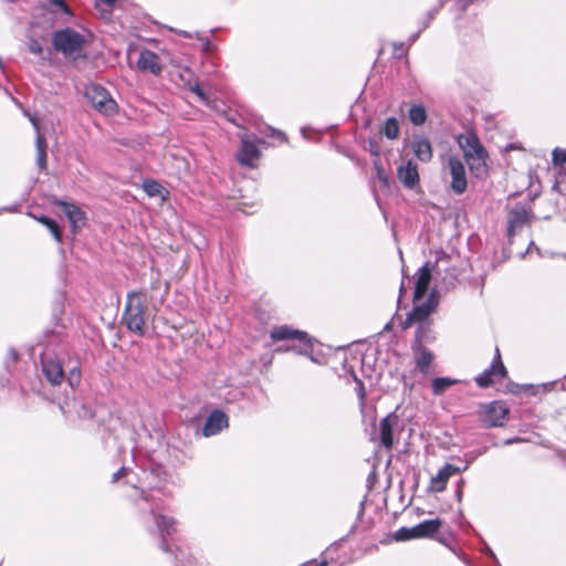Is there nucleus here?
I'll return each instance as SVG.
<instances>
[{
  "label": "nucleus",
  "mask_w": 566,
  "mask_h": 566,
  "mask_svg": "<svg viewBox=\"0 0 566 566\" xmlns=\"http://www.w3.org/2000/svg\"><path fill=\"white\" fill-rule=\"evenodd\" d=\"M188 86H189L190 91L193 92L202 103L209 104V97L202 91L199 83L192 81L191 84Z\"/></svg>",
  "instance_id": "473e14b6"
},
{
  "label": "nucleus",
  "mask_w": 566,
  "mask_h": 566,
  "mask_svg": "<svg viewBox=\"0 0 566 566\" xmlns=\"http://www.w3.org/2000/svg\"><path fill=\"white\" fill-rule=\"evenodd\" d=\"M35 219L50 230L53 238L57 242H62V233H61L60 227L53 219H51L46 216L35 217Z\"/></svg>",
  "instance_id": "c756f323"
},
{
  "label": "nucleus",
  "mask_w": 566,
  "mask_h": 566,
  "mask_svg": "<svg viewBox=\"0 0 566 566\" xmlns=\"http://www.w3.org/2000/svg\"><path fill=\"white\" fill-rule=\"evenodd\" d=\"M261 156V151L253 140H250L248 136L241 137V147L238 153V161L248 167H254V161Z\"/></svg>",
  "instance_id": "2eb2a0df"
},
{
  "label": "nucleus",
  "mask_w": 566,
  "mask_h": 566,
  "mask_svg": "<svg viewBox=\"0 0 566 566\" xmlns=\"http://www.w3.org/2000/svg\"><path fill=\"white\" fill-rule=\"evenodd\" d=\"M150 513L154 516L156 526H157L158 532L161 537L160 548L164 552H169V546L166 543V537L170 536L171 534H174L176 532L177 522L171 516H168V515H165L161 513H156V510L153 506L150 507Z\"/></svg>",
  "instance_id": "f8f14e48"
},
{
  "label": "nucleus",
  "mask_w": 566,
  "mask_h": 566,
  "mask_svg": "<svg viewBox=\"0 0 566 566\" xmlns=\"http://www.w3.org/2000/svg\"><path fill=\"white\" fill-rule=\"evenodd\" d=\"M137 67L143 72H149L154 75H158L161 72L159 56L149 50H143L140 52Z\"/></svg>",
  "instance_id": "412c9836"
},
{
  "label": "nucleus",
  "mask_w": 566,
  "mask_h": 566,
  "mask_svg": "<svg viewBox=\"0 0 566 566\" xmlns=\"http://www.w3.org/2000/svg\"><path fill=\"white\" fill-rule=\"evenodd\" d=\"M146 297L144 292L134 291L127 294L125 310L123 314V324L132 333L139 336L145 334V324L147 317Z\"/></svg>",
  "instance_id": "f257e3e1"
},
{
  "label": "nucleus",
  "mask_w": 566,
  "mask_h": 566,
  "mask_svg": "<svg viewBox=\"0 0 566 566\" xmlns=\"http://www.w3.org/2000/svg\"><path fill=\"white\" fill-rule=\"evenodd\" d=\"M354 379H355V381H356V388H355V390H356V392H357V396H358V397H359V399H360V403H361V406H364V403H365V396H366V394H365V388H364V384H363V381H361V380H359L356 376H354Z\"/></svg>",
  "instance_id": "4c0bfd02"
},
{
  "label": "nucleus",
  "mask_w": 566,
  "mask_h": 566,
  "mask_svg": "<svg viewBox=\"0 0 566 566\" xmlns=\"http://www.w3.org/2000/svg\"><path fill=\"white\" fill-rule=\"evenodd\" d=\"M412 357L415 360V367L419 370L423 376L430 374V367L436 358L433 352L428 347H412Z\"/></svg>",
  "instance_id": "f3484780"
},
{
  "label": "nucleus",
  "mask_w": 566,
  "mask_h": 566,
  "mask_svg": "<svg viewBox=\"0 0 566 566\" xmlns=\"http://www.w3.org/2000/svg\"><path fill=\"white\" fill-rule=\"evenodd\" d=\"M210 45H211L210 41H207L206 45H205V50H210Z\"/></svg>",
  "instance_id": "3c124183"
},
{
  "label": "nucleus",
  "mask_w": 566,
  "mask_h": 566,
  "mask_svg": "<svg viewBox=\"0 0 566 566\" xmlns=\"http://www.w3.org/2000/svg\"><path fill=\"white\" fill-rule=\"evenodd\" d=\"M417 38H418V33L413 34V35L411 36V40H412V41H416V39H417Z\"/></svg>",
  "instance_id": "864d4df0"
},
{
  "label": "nucleus",
  "mask_w": 566,
  "mask_h": 566,
  "mask_svg": "<svg viewBox=\"0 0 566 566\" xmlns=\"http://www.w3.org/2000/svg\"><path fill=\"white\" fill-rule=\"evenodd\" d=\"M228 427V417L221 410H213L207 418L202 434L205 437H211L219 433L222 429Z\"/></svg>",
  "instance_id": "a211bd4d"
},
{
  "label": "nucleus",
  "mask_w": 566,
  "mask_h": 566,
  "mask_svg": "<svg viewBox=\"0 0 566 566\" xmlns=\"http://www.w3.org/2000/svg\"><path fill=\"white\" fill-rule=\"evenodd\" d=\"M178 76L186 85H190L195 78L193 72L188 66L181 67L179 70Z\"/></svg>",
  "instance_id": "2f4dec72"
},
{
  "label": "nucleus",
  "mask_w": 566,
  "mask_h": 566,
  "mask_svg": "<svg viewBox=\"0 0 566 566\" xmlns=\"http://www.w3.org/2000/svg\"><path fill=\"white\" fill-rule=\"evenodd\" d=\"M442 525L440 518L427 520L412 527H400L394 534V538L397 542H405L415 538H427L433 537L439 532Z\"/></svg>",
  "instance_id": "39448f33"
},
{
  "label": "nucleus",
  "mask_w": 566,
  "mask_h": 566,
  "mask_svg": "<svg viewBox=\"0 0 566 566\" xmlns=\"http://www.w3.org/2000/svg\"><path fill=\"white\" fill-rule=\"evenodd\" d=\"M437 304L438 303L432 293L424 303L416 305L408 314L407 318L402 322V329L411 327L415 323H418V325L422 323H432L429 319V316L434 312Z\"/></svg>",
  "instance_id": "9b49d317"
},
{
  "label": "nucleus",
  "mask_w": 566,
  "mask_h": 566,
  "mask_svg": "<svg viewBox=\"0 0 566 566\" xmlns=\"http://www.w3.org/2000/svg\"><path fill=\"white\" fill-rule=\"evenodd\" d=\"M268 130L270 132V136L279 138L281 142H286V136L283 132L277 130L273 127H268Z\"/></svg>",
  "instance_id": "58836bf2"
},
{
  "label": "nucleus",
  "mask_w": 566,
  "mask_h": 566,
  "mask_svg": "<svg viewBox=\"0 0 566 566\" xmlns=\"http://www.w3.org/2000/svg\"><path fill=\"white\" fill-rule=\"evenodd\" d=\"M458 382L457 379L450 377H438L432 380V392L436 396L442 395L448 388L455 385Z\"/></svg>",
  "instance_id": "c85d7f7f"
},
{
  "label": "nucleus",
  "mask_w": 566,
  "mask_h": 566,
  "mask_svg": "<svg viewBox=\"0 0 566 566\" xmlns=\"http://www.w3.org/2000/svg\"><path fill=\"white\" fill-rule=\"evenodd\" d=\"M436 12H437V10H433V11L429 12V21L434 18Z\"/></svg>",
  "instance_id": "8fccbe9b"
},
{
  "label": "nucleus",
  "mask_w": 566,
  "mask_h": 566,
  "mask_svg": "<svg viewBox=\"0 0 566 566\" xmlns=\"http://www.w3.org/2000/svg\"><path fill=\"white\" fill-rule=\"evenodd\" d=\"M10 355H11L13 361H15L18 359V354L13 349L10 350Z\"/></svg>",
  "instance_id": "de8ad7c7"
},
{
  "label": "nucleus",
  "mask_w": 566,
  "mask_h": 566,
  "mask_svg": "<svg viewBox=\"0 0 566 566\" xmlns=\"http://www.w3.org/2000/svg\"><path fill=\"white\" fill-rule=\"evenodd\" d=\"M315 566H327V562H325V560H324V562H321V563H318V564H317V565H315Z\"/></svg>",
  "instance_id": "603ef678"
},
{
  "label": "nucleus",
  "mask_w": 566,
  "mask_h": 566,
  "mask_svg": "<svg viewBox=\"0 0 566 566\" xmlns=\"http://www.w3.org/2000/svg\"><path fill=\"white\" fill-rule=\"evenodd\" d=\"M128 472H129V469H128V468H126V467H122L117 472H115V473L113 474V479H112V481H113V482L118 481V480H119V478H122V476H124V475L128 474Z\"/></svg>",
  "instance_id": "a19ab883"
},
{
  "label": "nucleus",
  "mask_w": 566,
  "mask_h": 566,
  "mask_svg": "<svg viewBox=\"0 0 566 566\" xmlns=\"http://www.w3.org/2000/svg\"><path fill=\"white\" fill-rule=\"evenodd\" d=\"M4 210H7V211H15V208L14 207L13 208H6Z\"/></svg>",
  "instance_id": "5fc2aeb1"
},
{
  "label": "nucleus",
  "mask_w": 566,
  "mask_h": 566,
  "mask_svg": "<svg viewBox=\"0 0 566 566\" xmlns=\"http://www.w3.org/2000/svg\"><path fill=\"white\" fill-rule=\"evenodd\" d=\"M142 497L147 502L150 501L148 494L145 491H142Z\"/></svg>",
  "instance_id": "09e8293b"
},
{
  "label": "nucleus",
  "mask_w": 566,
  "mask_h": 566,
  "mask_svg": "<svg viewBox=\"0 0 566 566\" xmlns=\"http://www.w3.org/2000/svg\"><path fill=\"white\" fill-rule=\"evenodd\" d=\"M81 381V371L77 366L72 367L70 369L69 376H67V384L69 386L74 389L76 386L80 385Z\"/></svg>",
  "instance_id": "7c9ffc66"
},
{
  "label": "nucleus",
  "mask_w": 566,
  "mask_h": 566,
  "mask_svg": "<svg viewBox=\"0 0 566 566\" xmlns=\"http://www.w3.org/2000/svg\"><path fill=\"white\" fill-rule=\"evenodd\" d=\"M390 328V323H388L386 326H385V331H389Z\"/></svg>",
  "instance_id": "6e6d98bb"
},
{
  "label": "nucleus",
  "mask_w": 566,
  "mask_h": 566,
  "mask_svg": "<svg viewBox=\"0 0 566 566\" xmlns=\"http://www.w3.org/2000/svg\"><path fill=\"white\" fill-rule=\"evenodd\" d=\"M270 336L274 342L285 339L297 342L298 353L303 355H308L310 350L312 349V342L308 338L307 334L304 332L293 329L287 325L275 327L271 332Z\"/></svg>",
  "instance_id": "0eeeda50"
},
{
  "label": "nucleus",
  "mask_w": 566,
  "mask_h": 566,
  "mask_svg": "<svg viewBox=\"0 0 566 566\" xmlns=\"http://www.w3.org/2000/svg\"><path fill=\"white\" fill-rule=\"evenodd\" d=\"M436 338L432 323H422L417 326L411 346L428 347V345L436 342Z\"/></svg>",
  "instance_id": "5701e85b"
},
{
  "label": "nucleus",
  "mask_w": 566,
  "mask_h": 566,
  "mask_svg": "<svg viewBox=\"0 0 566 566\" xmlns=\"http://www.w3.org/2000/svg\"><path fill=\"white\" fill-rule=\"evenodd\" d=\"M518 441H521V439H518V438L507 439V440L505 441V444H512V443H514V442H518Z\"/></svg>",
  "instance_id": "49530a36"
},
{
  "label": "nucleus",
  "mask_w": 566,
  "mask_h": 566,
  "mask_svg": "<svg viewBox=\"0 0 566 566\" xmlns=\"http://www.w3.org/2000/svg\"><path fill=\"white\" fill-rule=\"evenodd\" d=\"M95 1H96L97 7H99L101 4H104L106 7V11L111 12L117 0H95Z\"/></svg>",
  "instance_id": "ea45409f"
},
{
  "label": "nucleus",
  "mask_w": 566,
  "mask_h": 566,
  "mask_svg": "<svg viewBox=\"0 0 566 566\" xmlns=\"http://www.w3.org/2000/svg\"><path fill=\"white\" fill-rule=\"evenodd\" d=\"M459 472V469L452 464H444L438 473L431 478L430 481V490L433 492H442L448 483V480L455 473Z\"/></svg>",
  "instance_id": "4be33fe9"
},
{
  "label": "nucleus",
  "mask_w": 566,
  "mask_h": 566,
  "mask_svg": "<svg viewBox=\"0 0 566 566\" xmlns=\"http://www.w3.org/2000/svg\"><path fill=\"white\" fill-rule=\"evenodd\" d=\"M403 429L400 417L396 412H390L381 418L378 426L371 433L370 441L378 442L380 447L390 451L394 447L396 437Z\"/></svg>",
  "instance_id": "7ed1b4c3"
},
{
  "label": "nucleus",
  "mask_w": 566,
  "mask_h": 566,
  "mask_svg": "<svg viewBox=\"0 0 566 566\" xmlns=\"http://www.w3.org/2000/svg\"><path fill=\"white\" fill-rule=\"evenodd\" d=\"M380 134L394 140L399 136V122L396 117H388L380 127Z\"/></svg>",
  "instance_id": "393cba45"
},
{
  "label": "nucleus",
  "mask_w": 566,
  "mask_h": 566,
  "mask_svg": "<svg viewBox=\"0 0 566 566\" xmlns=\"http://www.w3.org/2000/svg\"><path fill=\"white\" fill-rule=\"evenodd\" d=\"M507 371L502 363L499 348H496L495 357L492 364L482 374L474 378L476 385L481 388L490 387L495 380L503 379Z\"/></svg>",
  "instance_id": "9d476101"
},
{
  "label": "nucleus",
  "mask_w": 566,
  "mask_h": 566,
  "mask_svg": "<svg viewBox=\"0 0 566 566\" xmlns=\"http://www.w3.org/2000/svg\"><path fill=\"white\" fill-rule=\"evenodd\" d=\"M447 168L451 176L450 189L455 195H462L468 187L465 167L462 160L455 155H450L447 159Z\"/></svg>",
  "instance_id": "1a4fd4ad"
},
{
  "label": "nucleus",
  "mask_w": 566,
  "mask_h": 566,
  "mask_svg": "<svg viewBox=\"0 0 566 566\" xmlns=\"http://www.w3.org/2000/svg\"><path fill=\"white\" fill-rule=\"evenodd\" d=\"M509 415V408L504 402L492 401L482 406L481 419L485 427H503Z\"/></svg>",
  "instance_id": "6e6552de"
},
{
  "label": "nucleus",
  "mask_w": 566,
  "mask_h": 566,
  "mask_svg": "<svg viewBox=\"0 0 566 566\" xmlns=\"http://www.w3.org/2000/svg\"><path fill=\"white\" fill-rule=\"evenodd\" d=\"M52 6H55L62 9L63 12H69V8L65 3V0H48Z\"/></svg>",
  "instance_id": "79ce46f5"
},
{
  "label": "nucleus",
  "mask_w": 566,
  "mask_h": 566,
  "mask_svg": "<svg viewBox=\"0 0 566 566\" xmlns=\"http://www.w3.org/2000/svg\"><path fill=\"white\" fill-rule=\"evenodd\" d=\"M407 49L405 48L403 43H397L395 44V55L397 57H401L406 54Z\"/></svg>",
  "instance_id": "37998d69"
},
{
  "label": "nucleus",
  "mask_w": 566,
  "mask_h": 566,
  "mask_svg": "<svg viewBox=\"0 0 566 566\" xmlns=\"http://www.w3.org/2000/svg\"><path fill=\"white\" fill-rule=\"evenodd\" d=\"M432 266L430 262H426L417 272V280L413 291V301L421 300L428 291L431 281Z\"/></svg>",
  "instance_id": "6ab92c4d"
},
{
  "label": "nucleus",
  "mask_w": 566,
  "mask_h": 566,
  "mask_svg": "<svg viewBox=\"0 0 566 566\" xmlns=\"http://www.w3.org/2000/svg\"><path fill=\"white\" fill-rule=\"evenodd\" d=\"M410 122L415 126H420L427 120V111L422 105H412L408 113Z\"/></svg>",
  "instance_id": "cd10ccee"
},
{
  "label": "nucleus",
  "mask_w": 566,
  "mask_h": 566,
  "mask_svg": "<svg viewBox=\"0 0 566 566\" xmlns=\"http://www.w3.org/2000/svg\"><path fill=\"white\" fill-rule=\"evenodd\" d=\"M458 143L471 171L476 177L484 176L488 170V153L478 136L473 133L462 134L459 136Z\"/></svg>",
  "instance_id": "f03ea898"
},
{
  "label": "nucleus",
  "mask_w": 566,
  "mask_h": 566,
  "mask_svg": "<svg viewBox=\"0 0 566 566\" xmlns=\"http://www.w3.org/2000/svg\"><path fill=\"white\" fill-rule=\"evenodd\" d=\"M369 147V151L375 155V156H378L379 155V146L378 144L375 142V140H369L368 143Z\"/></svg>",
  "instance_id": "c03bdc74"
},
{
  "label": "nucleus",
  "mask_w": 566,
  "mask_h": 566,
  "mask_svg": "<svg viewBox=\"0 0 566 566\" xmlns=\"http://www.w3.org/2000/svg\"><path fill=\"white\" fill-rule=\"evenodd\" d=\"M84 44V35L71 28L57 30L52 36L53 48L66 56L78 55Z\"/></svg>",
  "instance_id": "20e7f679"
},
{
  "label": "nucleus",
  "mask_w": 566,
  "mask_h": 566,
  "mask_svg": "<svg viewBox=\"0 0 566 566\" xmlns=\"http://www.w3.org/2000/svg\"><path fill=\"white\" fill-rule=\"evenodd\" d=\"M56 205L63 208V211L74 230L84 224L85 214L76 205L62 200L56 201Z\"/></svg>",
  "instance_id": "b1692460"
},
{
  "label": "nucleus",
  "mask_w": 566,
  "mask_h": 566,
  "mask_svg": "<svg viewBox=\"0 0 566 566\" xmlns=\"http://www.w3.org/2000/svg\"><path fill=\"white\" fill-rule=\"evenodd\" d=\"M28 48L29 51L33 54H41L43 52L42 44L36 39H30Z\"/></svg>",
  "instance_id": "e433bc0d"
},
{
  "label": "nucleus",
  "mask_w": 566,
  "mask_h": 566,
  "mask_svg": "<svg viewBox=\"0 0 566 566\" xmlns=\"http://www.w3.org/2000/svg\"><path fill=\"white\" fill-rule=\"evenodd\" d=\"M188 86H189L190 91L193 92L202 103L209 104V97L202 91L199 83L192 81L191 84Z\"/></svg>",
  "instance_id": "72a5a7b5"
},
{
  "label": "nucleus",
  "mask_w": 566,
  "mask_h": 566,
  "mask_svg": "<svg viewBox=\"0 0 566 566\" xmlns=\"http://www.w3.org/2000/svg\"><path fill=\"white\" fill-rule=\"evenodd\" d=\"M398 179L401 181L405 188L415 189L419 186V172L417 164L409 159L406 164L401 165L397 169Z\"/></svg>",
  "instance_id": "dca6fc26"
},
{
  "label": "nucleus",
  "mask_w": 566,
  "mask_h": 566,
  "mask_svg": "<svg viewBox=\"0 0 566 566\" xmlns=\"http://www.w3.org/2000/svg\"><path fill=\"white\" fill-rule=\"evenodd\" d=\"M35 145H36V164L40 169H44L46 167V139L40 133H38Z\"/></svg>",
  "instance_id": "a878e982"
},
{
  "label": "nucleus",
  "mask_w": 566,
  "mask_h": 566,
  "mask_svg": "<svg viewBox=\"0 0 566 566\" xmlns=\"http://www.w3.org/2000/svg\"><path fill=\"white\" fill-rule=\"evenodd\" d=\"M375 167H376V171H377V178L379 179V181L385 186V187H388L389 185V178L388 176L386 175L384 168L378 164V163H375Z\"/></svg>",
  "instance_id": "c9c22d12"
},
{
  "label": "nucleus",
  "mask_w": 566,
  "mask_h": 566,
  "mask_svg": "<svg viewBox=\"0 0 566 566\" xmlns=\"http://www.w3.org/2000/svg\"><path fill=\"white\" fill-rule=\"evenodd\" d=\"M42 373L52 386L61 385L65 379L63 366L56 358H42Z\"/></svg>",
  "instance_id": "4468645a"
},
{
  "label": "nucleus",
  "mask_w": 566,
  "mask_h": 566,
  "mask_svg": "<svg viewBox=\"0 0 566 566\" xmlns=\"http://www.w3.org/2000/svg\"><path fill=\"white\" fill-rule=\"evenodd\" d=\"M85 96L91 105L99 113L112 115L116 112V102L103 86L94 83L86 85Z\"/></svg>",
  "instance_id": "423d86ee"
},
{
  "label": "nucleus",
  "mask_w": 566,
  "mask_h": 566,
  "mask_svg": "<svg viewBox=\"0 0 566 566\" xmlns=\"http://www.w3.org/2000/svg\"><path fill=\"white\" fill-rule=\"evenodd\" d=\"M405 291H406V290H405V284H403V282H402V283H401V285H400V289H399L398 303H400V302H401V298H402V295H403Z\"/></svg>",
  "instance_id": "a18cd8bd"
},
{
  "label": "nucleus",
  "mask_w": 566,
  "mask_h": 566,
  "mask_svg": "<svg viewBox=\"0 0 566 566\" xmlns=\"http://www.w3.org/2000/svg\"><path fill=\"white\" fill-rule=\"evenodd\" d=\"M566 161V150L560 148H555L553 150V163L555 165H562Z\"/></svg>",
  "instance_id": "f704fd0d"
},
{
  "label": "nucleus",
  "mask_w": 566,
  "mask_h": 566,
  "mask_svg": "<svg viewBox=\"0 0 566 566\" xmlns=\"http://www.w3.org/2000/svg\"><path fill=\"white\" fill-rule=\"evenodd\" d=\"M533 214L531 209L525 206L517 205L510 212L507 217V235L513 237L524 224L528 223Z\"/></svg>",
  "instance_id": "ddd939ff"
},
{
  "label": "nucleus",
  "mask_w": 566,
  "mask_h": 566,
  "mask_svg": "<svg viewBox=\"0 0 566 566\" xmlns=\"http://www.w3.org/2000/svg\"><path fill=\"white\" fill-rule=\"evenodd\" d=\"M143 189L149 197H161L165 199V196L168 193L159 182L151 179L144 180Z\"/></svg>",
  "instance_id": "bb28decb"
},
{
  "label": "nucleus",
  "mask_w": 566,
  "mask_h": 566,
  "mask_svg": "<svg viewBox=\"0 0 566 566\" xmlns=\"http://www.w3.org/2000/svg\"><path fill=\"white\" fill-rule=\"evenodd\" d=\"M411 148L415 156L422 163H429L433 157L431 143L422 135L413 136L411 140Z\"/></svg>",
  "instance_id": "aec40b11"
}]
</instances>
